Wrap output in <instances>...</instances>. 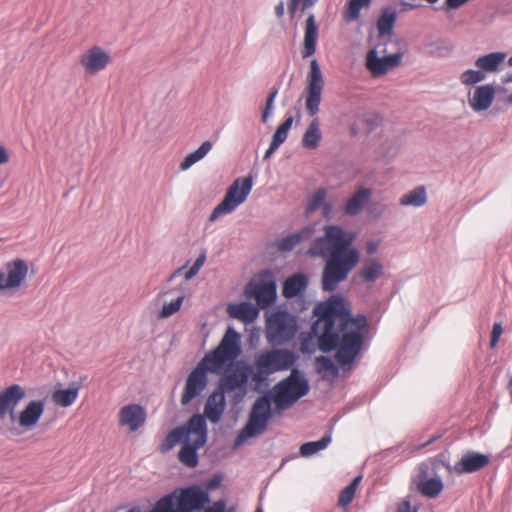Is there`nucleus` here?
<instances>
[{"instance_id": "bb28decb", "label": "nucleus", "mask_w": 512, "mask_h": 512, "mask_svg": "<svg viewBox=\"0 0 512 512\" xmlns=\"http://www.w3.org/2000/svg\"><path fill=\"white\" fill-rule=\"evenodd\" d=\"M384 274L383 264L376 259L365 262L364 265L354 274L355 281L362 284L374 283Z\"/></svg>"}, {"instance_id": "69168bd1", "label": "nucleus", "mask_w": 512, "mask_h": 512, "mask_svg": "<svg viewBox=\"0 0 512 512\" xmlns=\"http://www.w3.org/2000/svg\"><path fill=\"white\" fill-rule=\"evenodd\" d=\"M276 151H274L273 149L271 150L270 147H268V149L266 150L265 154H264V160H267L269 159Z\"/></svg>"}, {"instance_id": "7ed1b4c3", "label": "nucleus", "mask_w": 512, "mask_h": 512, "mask_svg": "<svg viewBox=\"0 0 512 512\" xmlns=\"http://www.w3.org/2000/svg\"><path fill=\"white\" fill-rule=\"evenodd\" d=\"M210 496L198 484L176 489L161 497L150 512H201Z\"/></svg>"}, {"instance_id": "1a4fd4ad", "label": "nucleus", "mask_w": 512, "mask_h": 512, "mask_svg": "<svg viewBox=\"0 0 512 512\" xmlns=\"http://www.w3.org/2000/svg\"><path fill=\"white\" fill-rule=\"evenodd\" d=\"M297 316L286 309H276L266 320V339L272 347L291 341L298 331Z\"/></svg>"}, {"instance_id": "39448f33", "label": "nucleus", "mask_w": 512, "mask_h": 512, "mask_svg": "<svg viewBox=\"0 0 512 512\" xmlns=\"http://www.w3.org/2000/svg\"><path fill=\"white\" fill-rule=\"evenodd\" d=\"M298 359L293 350L286 348H273L260 353L253 366V389L259 391L261 387L268 386L269 375L292 369Z\"/></svg>"}, {"instance_id": "a211bd4d", "label": "nucleus", "mask_w": 512, "mask_h": 512, "mask_svg": "<svg viewBox=\"0 0 512 512\" xmlns=\"http://www.w3.org/2000/svg\"><path fill=\"white\" fill-rule=\"evenodd\" d=\"M490 461V455L468 450L462 455L460 460L454 464L453 468L458 475L471 474L486 467Z\"/></svg>"}, {"instance_id": "a18cd8bd", "label": "nucleus", "mask_w": 512, "mask_h": 512, "mask_svg": "<svg viewBox=\"0 0 512 512\" xmlns=\"http://www.w3.org/2000/svg\"><path fill=\"white\" fill-rule=\"evenodd\" d=\"M184 300V295H179L175 300L165 303L159 312L160 318H168L178 312Z\"/></svg>"}, {"instance_id": "5fc2aeb1", "label": "nucleus", "mask_w": 512, "mask_h": 512, "mask_svg": "<svg viewBox=\"0 0 512 512\" xmlns=\"http://www.w3.org/2000/svg\"><path fill=\"white\" fill-rule=\"evenodd\" d=\"M441 437H442V434L433 435L427 441L423 442L420 445L415 446L414 450H418V449L427 447L428 445L432 444L433 442H435L436 440L440 439Z\"/></svg>"}, {"instance_id": "0eeeda50", "label": "nucleus", "mask_w": 512, "mask_h": 512, "mask_svg": "<svg viewBox=\"0 0 512 512\" xmlns=\"http://www.w3.org/2000/svg\"><path fill=\"white\" fill-rule=\"evenodd\" d=\"M271 391L275 395L277 412H282L309 393L310 383L302 370L293 367L290 375L279 381Z\"/></svg>"}, {"instance_id": "cd10ccee", "label": "nucleus", "mask_w": 512, "mask_h": 512, "mask_svg": "<svg viewBox=\"0 0 512 512\" xmlns=\"http://www.w3.org/2000/svg\"><path fill=\"white\" fill-rule=\"evenodd\" d=\"M308 286V277L304 273H295L287 278L282 287V294L285 298L291 299L302 295Z\"/></svg>"}, {"instance_id": "bf43d9fd", "label": "nucleus", "mask_w": 512, "mask_h": 512, "mask_svg": "<svg viewBox=\"0 0 512 512\" xmlns=\"http://www.w3.org/2000/svg\"><path fill=\"white\" fill-rule=\"evenodd\" d=\"M199 271L194 269L192 266L185 272L184 279L186 281L192 279Z\"/></svg>"}, {"instance_id": "c03bdc74", "label": "nucleus", "mask_w": 512, "mask_h": 512, "mask_svg": "<svg viewBox=\"0 0 512 512\" xmlns=\"http://www.w3.org/2000/svg\"><path fill=\"white\" fill-rule=\"evenodd\" d=\"M293 121L294 118L292 115H286L284 121L276 128L272 138L283 144L288 137Z\"/></svg>"}, {"instance_id": "680f3d73", "label": "nucleus", "mask_w": 512, "mask_h": 512, "mask_svg": "<svg viewBox=\"0 0 512 512\" xmlns=\"http://www.w3.org/2000/svg\"><path fill=\"white\" fill-rule=\"evenodd\" d=\"M376 250H377V243L369 242L367 244V253L368 254L372 255V254H374L376 252Z\"/></svg>"}, {"instance_id": "4c0bfd02", "label": "nucleus", "mask_w": 512, "mask_h": 512, "mask_svg": "<svg viewBox=\"0 0 512 512\" xmlns=\"http://www.w3.org/2000/svg\"><path fill=\"white\" fill-rule=\"evenodd\" d=\"M372 0H348L345 4L343 17L347 23L360 18L362 8H368Z\"/></svg>"}, {"instance_id": "f8f14e48", "label": "nucleus", "mask_w": 512, "mask_h": 512, "mask_svg": "<svg viewBox=\"0 0 512 512\" xmlns=\"http://www.w3.org/2000/svg\"><path fill=\"white\" fill-rule=\"evenodd\" d=\"M208 373L221 374V371L218 368H215L213 364H210V361L203 357L186 379L181 396L182 405H188L193 399L202 393L208 384Z\"/></svg>"}, {"instance_id": "774afa93", "label": "nucleus", "mask_w": 512, "mask_h": 512, "mask_svg": "<svg viewBox=\"0 0 512 512\" xmlns=\"http://www.w3.org/2000/svg\"><path fill=\"white\" fill-rule=\"evenodd\" d=\"M127 512H140V509L138 507H133L129 509Z\"/></svg>"}, {"instance_id": "6ab92c4d", "label": "nucleus", "mask_w": 512, "mask_h": 512, "mask_svg": "<svg viewBox=\"0 0 512 512\" xmlns=\"http://www.w3.org/2000/svg\"><path fill=\"white\" fill-rule=\"evenodd\" d=\"M110 61V55L96 45L92 46L80 57V64L84 67L85 71L90 74H95L105 69Z\"/></svg>"}, {"instance_id": "393cba45", "label": "nucleus", "mask_w": 512, "mask_h": 512, "mask_svg": "<svg viewBox=\"0 0 512 512\" xmlns=\"http://www.w3.org/2000/svg\"><path fill=\"white\" fill-rule=\"evenodd\" d=\"M371 196L372 190L370 188L360 186L345 203L343 207L344 214L350 217L357 216L369 202Z\"/></svg>"}, {"instance_id": "4be33fe9", "label": "nucleus", "mask_w": 512, "mask_h": 512, "mask_svg": "<svg viewBox=\"0 0 512 512\" xmlns=\"http://www.w3.org/2000/svg\"><path fill=\"white\" fill-rule=\"evenodd\" d=\"M145 421V409L139 404L125 405L119 411L120 425L128 426L132 432L137 431Z\"/></svg>"}, {"instance_id": "7c9ffc66", "label": "nucleus", "mask_w": 512, "mask_h": 512, "mask_svg": "<svg viewBox=\"0 0 512 512\" xmlns=\"http://www.w3.org/2000/svg\"><path fill=\"white\" fill-rule=\"evenodd\" d=\"M506 56V52H491L478 57L475 60V66L485 73L497 72L500 70V66L505 61Z\"/></svg>"}, {"instance_id": "a878e982", "label": "nucleus", "mask_w": 512, "mask_h": 512, "mask_svg": "<svg viewBox=\"0 0 512 512\" xmlns=\"http://www.w3.org/2000/svg\"><path fill=\"white\" fill-rule=\"evenodd\" d=\"M88 380V376L80 377V382H71L67 388L55 390L53 393V401L60 407L67 408L71 406L77 399L82 382Z\"/></svg>"}, {"instance_id": "c85d7f7f", "label": "nucleus", "mask_w": 512, "mask_h": 512, "mask_svg": "<svg viewBox=\"0 0 512 512\" xmlns=\"http://www.w3.org/2000/svg\"><path fill=\"white\" fill-rule=\"evenodd\" d=\"M314 233V228L311 226H304L299 231L288 234L281 238L278 243V249L283 252L292 251L298 244L309 240Z\"/></svg>"}, {"instance_id": "49530a36", "label": "nucleus", "mask_w": 512, "mask_h": 512, "mask_svg": "<svg viewBox=\"0 0 512 512\" xmlns=\"http://www.w3.org/2000/svg\"><path fill=\"white\" fill-rule=\"evenodd\" d=\"M356 491L353 488L346 486L339 495L338 505L347 507L354 499Z\"/></svg>"}, {"instance_id": "c9c22d12", "label": "nucleus", "mask_w": 512, "mask_h": 512, "mask_svg": "<svg viewBox=\"0 0 512 512\" xmlns=\"http://www.w3.org/2000/svg\"><path fill=\"white\" fill-rule=\"evenodd\" d=\"M212 142L209 140L204 141L195 151L187 154L181 161L179 168L181 171H186L195 163L202 160L212 149Z\"/></svg>"}, {"instance_id": "412c9836", "label": "nucleus", "mask_w": 512, "mask_h": 512, "mask_svg": "<svg viewBox=\"0 0 512 512\" xmlns=\"http://www.w3.org/2000/svg\"><path fill=\"white\" fill-rule=\"evenodd\" d=\"M226 397L222 390H220V385L209 395L207 401L204 406V416L205 420L208 419L211 423L217 424L220 422L223 412L226 408Z\"/></svg>"}, {"instance_id": "9b49d317", "label": "nucleus", "mask_w": 512, "mask_h": 512, "mask_svg": "<svg viewBox=\"0 0 512 512\" xmlns=\"http://www.w3.org/2000/svg\"><path fill=\"white\" fill-rule=\"evenodd\" d=\"M253 380V365L247 362H240V366L234 370H226L221 373L219 380L220 390L223 393L233 392L232 401L238 404L243 401L248 392V381Z\"/></svg>"}, {"instance_id": "a19ab883", "label": "nucleus", "mask_w": 512, "mask_h": 512, "mask_svg": "<svg viewBox=\"0 0 512 512\" xmlns=\"http://www.w3.org/2000/svg\"><path fill=\"white\" fill-rule=\"evenodd\" d=\"M326 195L327 191L325 188H318L308 200L306 213L310 214L319 210L326 202Z\"/></svg>"}, {"instance_id": "58836bf2", "label": "nucleus", "mask_w": 512, "mask_h": 512, "mask_svg": "<svg viewBox=\"0 0 512 512\" xmlns=\"http://www.w3.org/2000/svg\"><path fill=\"white\" fill-rule=\"evenodd\" d=\"M427 202L426 189L423 186L416 187L400 199V204L404 206L421 207Z\"/></svg>"}, {"instance_id": "5701e85b", "label": "nucleus", "mask_w": 512, "mask_h": 512, "mask_svg": "<svg viewBox=\"0 0 512 512\" xmlns=\"http://www.w3.org/2000/svg\"><path fill=\"white\" fill-rule=\"evenodd\" d=\"M45 411V402L43 400L30 401L22 411L16 416L19 426L25 429L33 428L41 419Z\"/></svg>"}, {"instance_id": "9d476101", "label": "nucleus", "mask_w": 512, "mask_h": 512, "mask_svg": "<svg viewBox=\"0 0 512 512\" xmlns=\"http://www.w3.org/2000/svg\"><path fill=\"white\" fill-rule=\"evenodd\" d=\"M253 185L252 175L235 179L227 189L222 201L212 210L209 215V221L214 222L221 215L232 213L238 206L246 201L252 191Z\"/></svg>"}, {"instance_id": "de8ad7c7", "label": "nucleus", "mask_w": 512, "mask_h": 512, "mask_svg": "<svg viewBox=\"0 0 512 512\" xmlns=\"http://www.w3.org/2000/svg\"><path fill=\"white\" fill-rule=\"evenodd\" d=\"M222 478L221 473H215L211 478L204 482V486H202L203 490H206V493L209 494V491L217 489L221 485Z\"/></svg>"}, {"instance_id": "37998d69", "label": "nucleus", "mask_w": 512, "mask_h": 512, "mask_svg": "<svg viewBox=\"0 0 512 512\" xmlns=\"http://www.w3.org/2000/svg\"><path fill=\"white\" fill-rule=\"evenodd\" d=\"M280 85H274L267 96L265 107L262 110L261 120L266 123L273 112L275 99L279 93Z\"/></svg>"}, {"instance_id": "603ef678", "label": "nucleus", "mask_w": 512, "mask_h": 512, "mask_svg": "<svg viewBox=\"0 0 512 512\" xmlns=\"http://www.w3.org/2000/svg\"><path fill=\"white\" fill-rule=\"evenodd\" d=\"M396 512H412L411 502L408 498H405L397 507Z\"/></svg>"}, {"instance_id": "e2e57ef3", "label": "nucleus", "mask_w": 512, "mask_h": 512, "mask_svg": "<svg viewBox=\"0 0 512 512\" xmlns=\"http://www.w3.org/2000/svg\"><path fill=\"white\" fill-rule=\"evenodd\" d=\"M282 145L281 142L277 141L276 139L272 138L271 139V142L269 144V147L271 148V150L273 149L274 151H277L278 148Z\"/></svg>"}, {"instance_id": "6e6d98bb", "label": "nucleus", "mask_w": 512, "mask_h": 512, "mask_svg": "<svg viewBox=\"0 0 512 512\" xmlns=\"http://www.w3.org/2000/svg\"><path fill=\"white\" fill-rule=\"evenodd\" d=\"M285 12V5L284 2L281 0L278 2V4L275 6V14L277 18H282L284 16Z\"/></svg>"}, {"instance_id": "4d7b16f0", "label": "nucleus", "mask_w": 512, "mask_h": 512, "mask_svg": "<svg viewBox=\"0 0 512 512\" xmlns=\"http://www.w3.org/2000/svg\"><path fill=\"white\" fill-rule=\"evenodd\" d=\"M9 155L4 146L0 145V165L8 162Z\"/></svg>"}, {"instance_id": "423d86ee", "label": "nucleus", "mask_w": 512, "mask_h": 512, "mask_svg": "<svg viewBox=\"0 0 512 512\" xmlns=\"http://www.w3.org/2000/svg\"><path fill=\"white\" fill-rule=\"evenodd\" d=\"M241 354V334L229 325L218 346L206 353L204 357L223 373L229 369L234 370L240 366V362H245L238 360Z\"/></svg>"}, {"instance_id": "338daca9", "label": "nucleus", "mask_w": 512, "mask_h": 512, "mask_svg": "<svg viewBox=\"0 0 512 512\" xmlns=\"http://www.w3.org/2000/svg\"><path fill=\"white\" fill-rule=\"evenodd\" d=\"M182 268H179L177 270H175L171 275L170 277L168 278V281H171L174 277L178 276V274H180Z\"/></svg>"}, {"instance_id": "473e14b6", "label": "nucleus", "mask_w": 512, "mask_h": 512, "mask_svg": "<svg viewBox=\"0 0 512 512\" xmlns=\"http://www.w3.org/2000/svg\"><path fill=\"white\" fill-rule=\"evenodd\" d=\"M190 418L188 421L180 426L172 429L165 437L160 445L161 452H167L171 450L176 444L182 443L183 440L189 436L190 431Z\"/></svg>"}, {"instance_id": "f03ea898", "label": "nucleus", "mask_w": 512, "mask_h": 512, "mask_svg": "<svg viewBox=\"0 0 512 512\" xmlns=\"http://www.w3.org/2000/svg\"><path fill=\"white\" fill-rule=\"evenodd\" d=\"M355 238L353 231H346L339 225H327L324 235L314 239L309 253L325 261L321 276L323 291H335L358 264L360 252L353 245Z\"/></svg>"}, {"instance_id": "4468645a", "label": "nucleus", "mask_w": 512, "mask_h": 512, "mask_svg": "<svg viewBox=\"0 0 512 512\" xmlns=\"http://www.w3.org/2000/svg\"><path fill=\"white\" fill-rule=\"evenodd\" d=\"M245 294L254 299L259 308L266 309L277 301V284L273 279H261L258 282L250 281L245 287Z\"/></svg>"}, {"instance_id": "ea45409f", "label": "nucleus", "mask_w": 512, "mask_h": 512, "mask_svg": "<svg viewBox=\"0 0 512 512\" xmlns=\"http://www.w3.org/2000/svg\"><path fill=\"white\" fill-rule=\"evenodd\" d=\"M315 363L318 373H329L333 377L339 376V367L341 366L339 364H335L330 357L324 355L318 356L315 359Z\"/></svg>"}, {"instance_id": "09e8293b", "label": "nucleus", "mask_w": 512, "mask_h": 512, "mask_svg": "<svg viewBox=\"0 0 512 512\" xmlns=\"http://www.w3.org/2000/svg\"><path fill=\"white\" fill-rule=\"evenodd\" d=\"M502 332H503L502 323L495 322L493 324V328H492L491 335H490V347L491 348H494L497 345Z\"/></svg>"}, {"instance_id": "ddd939ff", "label": "nucleus", "mask_w": 512, "mask_h": 512, "mask_svg": "<svg viewBox=\"0 0 512 512\" xmlns=\"http://www.w3.org/2000/svg\"><path fill=\"white\" fill-rule=\"evenodd\" d=\"M324 84L320 64L317 59H312L307 74V86L304 90L306 111L312 117L319 112Z\"/></svg>"}, {"instance_id": "72a5a7b5", "label": "nucleus", "mask_w": 512, "mask_h": 512, "mask_svg": "<svg viewBox=\"0 0 512 512\" xmlns=\"http://www.w3.org/2000/svg\"><path fill=\"white\" fill-rule=\"evenodd\" d=\"M227 311L232 318L239 319L244 323L253 321L258 314L256 307L250 302L230 304Z\"/></svg>"}, {"instance_id": "f3484780", "label": "nucleus", "mask_w": 512, "mask_h": 512, "mask_svg": "<svg viewBox=\"0 0 512 512\" xmlns=\"http://www.w3.org/2000/svg\"><path fill=\"white\" fill-rule=\"evenodd\" d=\"M401 59V52L380 57L377 52V47H374L369 50L366 55V67L371 72L372 76L379 77L385 75L390 69L397 67Z\"/></svg>"}, {"instance_id": "052dcab7", "label": "nucleus", "mask_w": 512, "mask_h": 512, "mask_svg": "<svg viewBox=\"0 0 512 512\" xmlns=\"http://www.w3.org/2000/svg\"><path fill=\"white\" fill-rule=\"evenodd\" d=\"M361 480H362V476H361V475L356 476V477L351 481V483H350L349 485H347V486H348V487H350V488H353V490H355V491H356V490H357V487H358V485H359V483H360V481H361Z\"/></svg>"}, {"instance_id": "6e6552de", "label": "nucleus", "mask_w": 512, "mask_h": 512, "mask_svg": "<svg viewBox=\"0 0 512 512\" xmlns=\"http://www.w3.org/2000/svg\"><path fill=\"white\" fill-rule=\"evenodd\" d=\"M190 426L189 436L181 443L178 459L186 467L195 468L199 464L198 450L205 446L208 440V427L200 413L190 417Z\"/></svg>"}, {"instance_id": "c756f323", "label": "nucleus", "mask_w": 512, "mask_h": 512, "mask_svg": "<svg viewBox=\"0 0 512 512\" xmlns=\"http://www.w3.org/2000/svg\"><path fill=\"white\" fill-rule=\"evenodd\" d=\"M397 16V11L392 6H386L381 10L376 23L379 38L392 36Z\"/></svg>"}, {"instance_id": "8fccbe9b", "label": "nucleus", "mask_w": 512, "mask_h": 512, "mask_svg": "<svg viewBox=\"0 0 512 512\" xmlns=\"http://www.w3.org/2000/svg\"><path fill=\"white\" fill-rule=\"evenodd\" d=\"M301 0H287L288 13L293 18L299 8Z\"/></svg>"}, {"instance_id": "b1692460", "label": "nucleus", "mask_w": 512, "mask_h": 512, "mask_svg": "<svg viewBox=\"0 0 512 512\" xmlns=\"http://www.w3.org/2000/svg\"><path fill=\"white\" fill-rule=\"evenodd\" d=\"M319 28L314 14H310L305 22L302 57L309 58L316 52Z\"/></svg>"}, {"instance_id": "2f4dec72", "label": "nucleus", "mask_w": 512, "mask_h": 512, "mask_svg": "<svg viewBox=\"0 0 512 512\" xmlns=\"http://www.w3.org/2000/svg\"><path fill=\"white\" fill-rule=\"evenodd\" d=\"M333 426V424L329 426L321 439L303 443L299 448L300 455L308 458L326 449L332 442Z\"/></svg>"}, {"instance_id": "aec40b11", "label": "nucleus", "mask_w": 512, "mask_h": 512, "mask_svg": "<svg viewBox=\"0 0 512 512\" xmlns=\"http://www.w3.org/2000/svg\"><path fill=\"white\" fill-rule=\"evenodd\" d=\"M496 89L493 84H485L477 86L473 93H469V105L474 112H482L488 110L494 99Z\"/></svg>"}, {"instance_id": "dca6fc26", "label": "nucleus", "mask_w": 512, "mask_h": 512, "mask_svg": "<svg viewBox=\"0 0 512 512\" xmlns=\"http://www.w3.org/2000/svg\"><path fill=\"white\" fill-rule=\"evenodd\" d=\"M5 269L6 272L0 271V292L20 287L28 273V265L21 258L7 262Z\"/></svg>"}, {"instance_id": "2eb2a0df", "label": "nucleus", "mask_w": 512, "mask_h": 512, "mask_svg": "<svg viewBox=\"0 0 512 512\" xmlns=\"http://www.w3.org/2000/svg\"><path fill=\"white\" fill-rule=\"evenodd\" d=\"M26 391L20 384H11L0 391V420L9 418L11 423L16 422V408L25 398Z\"/></svg>"}, {"instance_id": "e433bc0d", "label": "nucleus", "mask_w": 512, "mask_h": 512, "mask_svg": "<svg viewBox=\"0 0 512 512\" xmlns=\"http://www.w3.org/2000/svg\"><path fill=\"white\" fill-rule=\"evenodd\" d=\"M443 488L444 484L440 477L427 478L417 483L418 491L431 499L438 497Z\"/></svg>"}, {"instance_id": "f704fd0d", "label": "nucleus", "mask_w": 512, "mask_h": 512, "mask_svg": "<svg viewBox=\"0 0 512 512\" xmlns=\"http://www.w3.org/2000/svg\"><path fill=\"white\" fill-rule=\"evenodd\" d=\"M321 139L322 132L319 120L318 118H313L302 136L301 145L306 149L315 150L318 148Z\"/></svg>"}, {"instance_id": "864d4df0", "label": "nucleus", "mask_w": 512, "mask_h": 512, "mask_svg": "<svg viewBox=\"0 0 512 512\" xmlns=\"http://www.w3.org/2000/svg\"><path fill=\"white\" fill-rule=\"evenodd\" d=\"M322 216L325 218V219H330L331 218V212H332V204L328 201H326L322 207Z\"/></svg>"}, {"instance_id": "20e7f679", "label": "nucleus", "mask_w": 512, "mask_h": 512, "mask_svg": "<svg viewBox=\"0 0 512 512\" xmlns=\"http://www.w3.org/2000/svg\"><path fill=\"white\" fill-rule=\"evenodd\" d=\"M273 402L275 403V395L271 390L263 392L256 398L246 424L234 440L233 448L239 447L248 439L262 434L267 429L270 420L278 413L276 407H272Z\"/></svg>"}, {"instance_id": "3c124183", "label": "nucleus", "mask_w": 512, "mask_h": 512, "mask_svg": "<svg viewBox=\"0 0 512 512\" xmlns=\"http://www.w3.org/2000/svg\"><path fill=\"white\" fill-rule=\"evenodd\" d=\"M207 253L206 250H202L199 256L194 261L192 267L199 271L206 261Z\"/></svg>"}, {"instance_id": "79ce46f5", "label": "nucleus", "mask_w": 512, "mask_h": 512, "mask_svg": "<svg viewBox=\"0 0 512 512\" xmlns=\"http://www.w3.org/2000/svg\"><path fill=\"white\" fill-rule=\"evenodd\" d=\"M486 78V73L481 69H467L460 75V81L464 85H476L484 81Z\"/></svg>"}, {"instance_id": "13d9d810", "label": "nucleus", "mask_w": 512, "mask_h": 512, "mask_svg": "<svg viewBox=\"0 0 512 512\" xmlns=\"http://www.w3.org/2000/svg\"><path fill=\"white\" fill-rule=\"evenodd\" d=\"M318 0H301V11L304 12L306 9L314 6Z\"/></svg>"}, {"instance_id": "f257e3e1", "label": "nucleus", "mask_w": 512, "mask_h": 512, "mask_svg": "<svg viewBox=\"0 0 512 512\" xmlns=\"http://www.w3.org/2000/svg\"><path fill=\"white\" fill-rule=\"evenodd\" d=\"M313 314L317 319L308 334L302 337V353L310 355L316 349L326 354L336 351L337 363L342 368L351 367L363 346L368 325L366 315L354 316L345 297L340 294L318 302Z\"/></svg>"}, {"instance_id": "0e129e2a", "label": "nucleus", "mask_w": 512, "mask_h": 512, "mask_svg": "<svg viewBox=\"0 0 512 512\" xmlns=\"http://www.w3.org/2000/svg\"><path fill=\"white\" fill-rule=\"evenodd\" d=\"M502 82L507 84V83H512V72L510 73H507L503 78H502Z\"/></svg>"}]
</instances>
